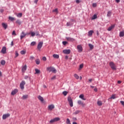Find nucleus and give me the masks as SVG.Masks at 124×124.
Wrapping results in <instances>:
<instances>
[{
  "label": "nucleus",
  "instance_id": "nucleus-1",
  "mask_svg": "<svg viewBox=\"0 0 124 124\" xmlns=\"http://www.w3.org/2000/svg\"><path fill=\"white\" fill-rule=\"evenodd\" d=\"M67 100L70 107H73V101L72 100V99L71 98V97H68Z\"/></svg>",
  "mask_w": 124,
  "mask_h": 124
},
{
  "label": "nucleus",
  "instance_id": "nucleus-2",
  "mask_svg": "<svg viewBox=\"0 0 124 124\" xmlns=\"http://www.w3.org/2000/svg\"><path fill=\"white\" fill-rule=\"evenodd\" d=\"M60 120H61V118H60L59 117H56L51 120L49 121V122L50 123V124H53V123H55V122H59V121H60Z\"/></svg>",
  "mask_w": 124,
  "mask_h": 124
},
{
  "label": "nucleus",
  "instance_id": "nucleus-3",
  "mask_svg": "<svg viewBox=\"0 0 124 124\" xmlns=\"http://www.w3.org/2000/svg\"><path fill=\"white\" fill-rule=\"evenodd\" d=\"M26 85V81L25 80H22L20 84V88L21 90H24L25 87H24Z\"/></svg>",
  "mask_w": 124,
  "mask_h": 124
},
{
  "label": "nucleus",
  "instance_id": "nucleus-4",
  "mask_svg": "<svg viewBox=\"0 0 124 124\" xmlns=\"http://www.w3.org/2000/svg\"><path fill=\"white\" fill-rule=\"evenodd\" d=\"M109 64L111 68L113 70H116L117 69V68H116V66L115 65V63H114L113 62H110Z\"/></svg>",
  "mask_w": 124,
  "mask_h": 124
},
{
  "label": "nucleus",
  "instance_id": "nucleus-5",
  "mask_svg": "<svg viewBox=\"0 0 124 124\" xmlns=\"http://www.w3.org/2000/svg\"><path fill=\"white\" fill-rule=\"evenodd\" d=\"M77 49L78 50V52L81 53V52L83 51V47H82V46H81V45H78Z\"/></svg>",
  "mask_w": 124,
  "mask_h": 124
},
{
  "label": "nucleus",
  "instance_id": "nucleus-6",
  "mask_svg": "<svg viewBox=\"0 0 124 124\" xmlns=\"http://www.w3.org/2000/svg\"><path fill=\"white\" fill-rule=\"evenodd\" d=\"M43 46V42H40L37 46V49L38 50H40L41 48H42V46Z\"/></svg>",
  "mask_w": 124,
  "mask_h": 124
},
{
  "label": "nucleus",
  "instance_id": "nucleus-7",
  "mask_svg": "<svg viewBox=\"0 0 124 124\" xmlns=\"http://www.w3.org/2000/svg\"><path fill=\"white\" fill-rule=\"evenodd\" d=\"M10 117V114L7 113L6 114H3L2 116V119L3 120H6V119H7V118Z\"/></svg>",
  "mask_w": 124,
  "mask_h": 124
},
{
  "label": "nucleus",
  "instance_id": "nucleus-8",
  "mask_svg": "<svg viewBox=\"0 0 124 124\" xmlns=\"http://www.w3.org/2000/svg\"><path fill=\"white\" fill-rule=\"evenodd\" d=\"M66 40L67 41H70L71 42H73V41H75V39L69 37H66Z\"/></svg>",
  "mask_w": 124,
  "mask_h": 124
},
{
  "label": "nucleus",
  "instance_id": "nucleus-9",
  "mask_svg": "<svg viewBox=\"0 0 124 124\" xmlns=\"http://www.w3.org/2000/svg\"><path fill=\"white\" fill-rule=\"evenodd\" d=\"M70 49H64L63 50V53L66 55H69V54H70Z\"/></svg>",
  "mask_w": 124,
  "mask_h": 124
},
{
  "label": "nucleus",
  "instance_id": "nucleus-10",
  "mask_svg": "<svg viewBox=\"0 0 124 124\" xmlns=\"http://www.w3.org/2000/svg\"><path fill=\"white\" fill-rule=\"evenodd\" d=\"M78 104L79 105H81L82 107H85V103H84V102H82V101L81 100L78 101Z\"/></svg>",
  "mask_w": 124,
  "mask_h": 124
},
{
  "label": "nucleus",
  "instance_id": "nucleus-11",
  "mask_svg": "<svg viewBox=\"0 0 124 124\" xmlns=\"http://www.w3.org/2000/svg\"><path fill=\"white\" fill-rule=\"evenodd\" d=\"M48 110L52 111V110H53V109L55 108V106L53 104L50 105L48 106Z\"/></svg>",
  "mask_w": 124,
  "mask_h": 124
},
{
  "label": "nucleus",
  "instance_id": "nucleus-12",
  "mask_svg": "<svg viewBox=\"0 0 124 124\" xmlns=\"http://www.w3.org/2000/svg\"><path fill=\"white\" fill-rule=\"evenodd\" d=\"M17 93H18V89H16L12 92L11 94L12 95H14L16 94Z\"/></svg>",
  "mask_w": 124,
  "mask_h": 124
},
{
  "label": "nucleus",
  "instance_id": "nucleus-13",
  "mask_svg": "<svg viewBox=\"0 0 124 124\" xmlns=\"http://www.w3.org/2000/svg\"><path fill=\"white\" fill-rule=\"evenodd\" d=\"M115 26H116V24H113V25H112L111 26H110V27L108 29V31H112V30H113V29H114V28H115Z\"/></svg>",
  "mask_w": 124,
  "mask_h": 124
},
{
  "label": "nucleus",
  "instance_id": "nucleus-14",
  "mask_svg": "<svg viewBox=\"0 0 124 124\" xmlns=\"http://www.w3.org/2000/svg\"><path fill=\"white\" fill-rule=\"evenodd\" d=\"M26 35H27V33H25V32L22 31L20 35V39H23V38H24Z\"/></svg>",
  "mask_w": 124,
  "mask_h": 124
},
{
  "label": "nucleus",
  "instance_id": "nucleus-15",
  "mask_svg": "<svg viewBox=\"0 0 124 124\" xmlns=\"http://www.w3.org/2000/svg\"><path fill=\"white\" fill-rule=\"evenodd\" d=\"M2 26L3 28H4V30H6V29H7V28H8V26L7 25V23H2Z\"/></svg>",
  "mask_w": 124,
  "mask_h": 124
},
{
  "label": "nucleus",
  "instance_id": "nucleus-16",
  "mask_svg": "<svg viewBox=\"0 0 124 124\" xmlns=\"http://www.w3.org/2000/svg\"><path fill=\"white\" fill-rule=\"evenodd\" d=\"M117 98V97H116V94H112L111 96L108 99V100H110V99H116Z\"/></svg>",
  "mask_w": 124,
  "mask_h": 124
},
{
  "label": "nucleus",
  "instance_id": "nucleus-17",
  "mask_svg": "<svg viewBox=\"0 0 124 124\" xmlns=\"http://www.w3.org/2000/svg\"><path fill=\"white\" fill-rule=\"evenodd\" d=\"M1 52H2V54H5L6 53V47L3 46L2 48Z\"/></svg>",
  "mask_w": 124,
  "mask_h": 124
},
{
  "label": "nucleus",
  "instance_id": "nucleus-18",
  "mask_svg": "<svg viewBox=\"0 0 124 124\" xmlns=\"http://www.w3.org/2000/svg\"><path fill=\"white\" fill-rule=\"evenodd\" d=\"M38 99H39V100H40V101H41V102H43V101H44V98H43V97L39 95L38 96Z\"/></svg>",
  "mask_w": 124,
  "mask_h": 124
},
{
  "label": "nucleus",
  "instance_id": "nucleus-19",
  "mask_svg": "<svg viewBox=\"0 0 124 124\" xmlns=\"http://www.w3.org/2000/svg\"><path fill=\"white\" fill-rule=\"evenodd\" d=\"M112 11H109L107 13V17H111V16L112 15Z\"/></svg>",
  "mask_w": 124,
  "mask_h": 124
},
{
  "label": "nucleus",
  "instance_id": "nucleus-20",
  "mask_svg": "<svg viewBox=\"0 0 124 124\" xmlns=\"http://www.w3.org/2000/svg\"><path fill=\"white\" fill-rule=\"evenodd\" d=\"M93 31L91 30L88 31V36H92L93 35Z\"/></svg>",
  "mask_w": 124,
  "mask_h": 124
},
{
  "label": "nucleus",
  "instance_id": "nucleus-21",
  "mask_svg": "<svg viewBox=\"0 0 124 124\" xmlns=\"http://www.w3.org/2000/svg\"><path fill=\"white\" fill-rule=\"evenodd\" d=\"M22 72H24L27 70V65H25L22 68Z\"/></svg>",
  "mask_w": 124,
  "mask_h": 124
},
{
  "label": "nucleus",
  "instance_id": "nucleus-22",
  "mask_svg": "<svg viewBox=\"0 0 124 124\" xmlns=\"http://www.w3.org/2000/svg\"><path fill=\"white\" fill-rule=\"evenodd\" d=\"M73 25V23L71 22H68L66 23L67 27H70V26H72Z\"/></svg>",
  "mask_w": 124,
  "mask_h": 124
},
{
  "label": "nucleus",
  "instance_id": "nucleus-23",
  "mask_svg": "<svg viewBox=\"0 0 124 124\" xmlns=\"http://www.w3.org/2000/svg\"><path fill=\"white\" fill-rule=\"evenodd\" d=\"M119 36H120V37H123L124 36V31H122L120 32Z\"/></svg>",
  "mask_w": 124,
  "mask_h": 124
},
{
  "label": "nucleus",
  "instance_id": "nucleus-24",
  "mask_svg": "<svg viewBox=\"0 0 124 124\" xmlns=\"http://www.w3.org/2000/svg\"><path fill=\"white\" fill-rule=\"evenodd\" d=\"M53 57L54 59H59L60 58V56L58 54H53Z\"/></svg>",
  "mask_w": 124,
  "mask_h": 124
},
{
  "label": "nucleus",
  "instance_id": "nucleus-25",
  "mask_svg": "<svg viewBox=\"0 0 124 124\" xmlns=\"http://www.w3.org/2000/svg\"><path fill=\"white\" fill-rule=\"evenodd\" d=\"M97 104L98 106H102V102L101 101H98L97 102Z\"/></svg>",
  "mask_w": 124,
  "mask_h": 124
},
{
  "label": "nucleus",
  "instance_id": "nucleus-26",
  "mask_svg": "<svg viewBox=\"0 0 124 124\" xmlns=\"http://www.w3.org/2000/svg\"><path fill=\"white\" fill-rule=\"evenodd\" d=\"M88 46L89 48H90L91 50H93V45H92L91 44H89Z\"/></svg>",
  "mask_w": 124,
  "mask_h": 124
},
{
  "label": "nucleus",
  "instance_id": "nucleus-27",
  "mask_svg": "<svg viewBox=\"0 0 124 124\" xmlns=\"http://www.w3.org/2000/svg\"><path fill=\"white\" fill-rule=\"evenodd\" d=\"M52 69H53V67H47L46 68V70H47V71H49V72H52Z\"/></svg>",
  "mask_w": 124,
  "mask_h": 124
},
{
  "label": "nucleus",
  "instance_id": "nucleus-28",
  "mask_svg": "<svg viewBox=\"0 0 124 124\" xmlns=\"http://www.w3.org/2000/svg\"><path fill=\"white\" fill-rule=\"evenodd\" d=\"M29 96L28 95H24L22 97V99H27Z\"/></svg>",
  "mask_w": 124,
  "mask_h": 124
},
{
  "label": "nucleus",
  "instance_id": "nucleus-29",
  "mask_svg": "<svg viewBox=\"0 0 124 124\" xmlns=\"http://www.w3.org/2000/svg\"><path fill=\"white\" fill-rule=\"evenodd\" d=\"M80 98H81V99H83V100H86V99L84 98V94H80L79 96Z\"/></svg>",
  "mask_w": 124,
  "mask_h": 124
},
{
  "label": "nucleus",
  "instance_id": "nucleus-30",
  "mask_svg": "<svg viewBox=\"0 0 124 124\" xmlns=\"http://www.w3.org/2000/svg\"><path fill=\"white\" fill-rule=\"evenodd\" d=\"M80 113V110H76L75 112H73L74 115H78Z\"/></svg>",
  "mask_w": 124,
  "mask_h": 124
},
{
  "label": "nucleus",
  "instance_id": "nucleus-31",
  "mask_svg": "<svg viewBox=\"0 0 124 124\" xmlns=\"http://www.w3.org/2000/svg\"><path fill=\"white\" fill-rule=\"evenodd\" d=\"M35 71L36 74H39V73H40V70H38V69H35Z\"/></svg>",
  "mask_w": 124,
  "mask_h": 124
},
{
  "label": "nucleus",
  "instance_id": "nucleus-32",
  "mask_svg": "<svg viewBox=\"0 0 124 124\" xmlns=\"http://www.w3.org/2000/svg\"><path fill=\"white\" fill-rule=\"evenodd\" d=\"M9 20H10V21H14V20H15V18L14 17H12L11 16H9Z\"/></svg>",
  "mask_w": 124,
  "mask_h": 124
},
{
  "label": "nucleus",
  "instance_id": "nucleus-33",
  "mask_svg": "<svg viewBox=\"0 0 124 124\" xmlns=\"http://www.w3.org/2000/svg\"><path fill=\"white\" fill-rule=\"evenodd\" d=\"M22 15H23V14H22V13H18L17 15V17H18V18H21V17H22Z\"/></svg>",
  "mask_w": 124,
  "mask_h": 124
},
{
  "label": "nucleus",
  "instance_id": "nucleus-34",
  "mask_svg": "<svg viewBox=\"0 0 124 124\" xmlns=\"http://www.w3.org/2000/svg\"><path fill=\"white\" fill-rule=\"evenodd\" d=\"M0 63L2 65H4L5 64V60H1L0 62Z\"/></svg>",
  "mask_w": 124,
  "mask_h": 124
},
{
  "label": "nucleus",
  "instance_id": "nucleus-35",
  "mask_svg": "<svg viewBox=\"0 0 124 124\" xmlns=\"http://www.w3.org/2000/svg\"><path fill=\"white\" fill-rule=\"evenodd\" d=\"M35 62L36 64H39L40 63V60H39V59H37L35 60Z\"/></svg>",
  "mask_w": 124,
  "mask_h": 124
},
{
  "label": "nucleus",
  "instance_id": "nucleus-36",
  "mask_svg": "<svg viewBox=\"0 0 124 124\" xmlns=\"http://www.w3.org/2000/svg\"><path fill=\"white\" fill-rule=\"evenodd\" d=\"M16 24H18V25H21V20H19V19L16 20Z\"/></svg>",
  "mask_w": 124,
  "mask_h": 124
},
{
  "label": "nucleus",
  "instance_id": "nucleus-37",
  "mask_svg": "<svg viewBox=\"0 0 124 124\" xmlns=\"http://www.w3.org/2000/svg\"><path fill=\"white\" fill-rule=\"evenodd\" d=\"M68 92H67V91H63L62 92V93L63 94V95H64V96L67 95V93H68Z\"/></svg>",
  "mask_w": 124,
  "mask_h": 124
},
{
  "label": "nucleus",
  "instance_id": "nucleus-38",
  "mask_svg": "<svg viewBox=\"0 0 124 124\" xmlns=\"http://www.w3.org/2000/svg\"><path fill=\"white\" fill-rule=\"evenodd\" d=\"M97 18V16H96V15H94L92 17V19L93 20H95V19H96Z\"/></svg>",
  "mask_w": 124,
  "mask_h": 124
},
{
  "label": "nucleus",
  "instance_id": "nucleus-39",
  "mask_svg": "<svg viewBox=\"0 0 124 124\" xmlns=\"http://www.w3.org/2000/svg\"><path fill=\"white\" fill-rule=\"evenodd\" d=\"M19 56V53H18V51H16L15 52V58H17V57H18Z\"/></svg>",
  "mask_w": 124,
  "mask_h": 124
},
{
  "label": "nucleus",
  "instance_id": "nucleus-40",
  "mask_svg": "<svg viewBox=\"0 0 124 124\" xmlns=\"http://www.w3.org/2000/svg\"><path fill=\"white\" fill-rule=\"evenodd\" d=\"M51 72H54V73H56V72H57V70H56L55 68L52 67Z\"/></svg>",
  "mask_w": 124,
  "mask_h": 124
},
{
  "label": "nucleus",
  "instance_id": "nucleus-41",
  "mask_svg": "<svg viewBox=\"0 0 124 124\" xmlns=\"http://www.w3.org/2000/svg\"><path fill=\"white\" fill-rule=\"evenodd\" d=\"M20 54H21V55H25V54H26V51H25V50H21L20 51Z\"/></svg>",
  "mask_w": 124,
  "mask_h": 124
},
{
  "label": "nucleus",
  "instance_id": "nucleus-42",
  "mask_svg": "<svg viewBox=\"0 0 124 124\" xmlns=\"http://www.w3.org/2000/svg\"><path fill=\"white\" fill-rule=\"evenodd\" d=\"M83 67H84V64H81L79 65V70H80V69H82V68H83Z\"/></svg>",
  "mask_w": 124,
  "mask_h": 124
},
{
  "label": "nucleus",
  "instance_id": "nucleus-43",
  "mask_svg": "<svg viewBox=\"0 0 124 124\" xmlns=\"http://www.w3.org/2000/svg\"><path fill=\"white\" fill-rule=\"evenodd\" d=\"M74 77L76 79H79V76L77 74H75L74 75Z\"/></svg>",
  "mask_w": 124,
  "mask_h": 124
},
{
  "label": "nucleus",
  "instance_id": "nucleus-44",
  "mask_svg": "<svg viewBox=\"0 0 124 124\" xmlns=\"http://www.w3.org/2000/svg\"><path fill=\"white\" fill-rule=\"evenodd\" d=\"M31 36H32L33 37L35 35V33L34 32L31 31Z\"/></svg>",
  "mask_w": 124,
  "mask_h": 124
},
{
  "label": "nucleus",
  "instance_id": "nucleus-45",
  "mask_svg": "<svg viewBox=\"0 0 124 124\" xmlns=\"http://www.w3.org/2000/svg\"><path fill=\"white\" fill-rule=\"evenodd\" d=\"M97 5V4L96 3H93L92 4L93 7H96Z\"/></svg>",
  "mask_w": 124,
  "mask_h": 124
},
{
  "label": "nucleus",
  "instance_id": "nucleus-46",
  "mask_svg": "<svg viewBox=\"0 0 124 124\" xmlns=\"http://www.w3.org/2000/svg\"><path fill=\"white\" fill-rule=\"evenodd\" d=\"M35 42H32L31 44V46H34L35 45Z\"/></svg>",
  "mask_w": 124,
  "mask_h": 124
},
{
  "label": "nucleus",
  "instance_id": "nucleus-47",
  "mask_svg": "<svg viewBox=\"0 0 124 124\" xmlns=\"http://www.w3.org/2000/svg\"><path fill=\"white\" fill-rule=\"evenodd\" d=\"M66 124H70V120H69V119L68 118L67 119Z\"/></svg>",
  "mask_w": 124,
  "mask_h": 124
},
{
  "label": "nucleus",
  "instance_id": "nucleus-48",
  "mask_svg": "<svg viewBox=\"0 0 124 124\" xmlns=\"http://www.w3.org/2000/svg\"><path fill=\"white\" fill-rule=\"evenodd\" d=\"M52 12H56V13L58 12V9L56 8L53 10Z\"/></svg>",
  "mask_w": 124,
  "mask_h": 124
},
{
  "label": "nucleus",
  "instance_id": "nucleus-49",
  "mask_svg": "<svg viewBox=\"0 0 124 124\" xmlns=\"http://www.w3.org/2000/svg\"><path fill=\"white\" fill-rule=\"evenodd\" d=\"M62 44H63V45H66V44H67V42H66V41H63L62 42Z\"/></svg>",
  "mask_w": 124,
  "mask_h": 124
},
{
  "label": "nucleus",
  "instance_id": "nucleus-50",
  "mask_svg": "<svg viewBox=\"0 0 124 124\" xmlns=\"http://www.w3.org/2000/svg\"><path fill=\"white\" fill-rule=\"evenodd\" d=\"M29 78H30V77H29L28 76H25L24 77V79H25V80H27V79H29Z\"/></svg>",
  "mask_w": 124,
  "mask_h": 124
},
{
  "label": "nucleus",
  "instance_id": "nucleus-51",
  "mask_svg": "<svg viewBox=\"0 0 124 124\" xmlns=\"http://www.w3.org/2000/svg\"><path fill=\"white\" fill-rule=\"evenodd\" d=\"M35 34H36V35L37 36H38L40 35L39 34V32H38V31H36V32L35 33Z\"/></svg>",
  "mask_w": 124,
  "mask_h": 124
},
{
  "label": "nucleus",
  "instance_id": "nucleus-52",
  "mask_svg": "<svg viewBox=\"0 0 124 124\" xmlns=\"http://www.w3.org/2000/svg\"><path fill=\"white\" fill-rule=\"evenodd\" d=\"M42 60L43 61H44L45 62L46 61V60H47V59L46 58V57H43Z\"/></svg>",
  "mask_w": 124,
  "mask_h": 124
},
{
  "label": "nucleus",
  "instance_id": "nucleus-53",
  "mask_svg": "<svg viewBox=\"0 0 124 124\" xmlns=\"http://www.w3.org/2000/svg\"><path fill=\"white\" fill-rule=\"evenodd\" d=\"M56 79V76H54L52 78H51V80H55Z\"/></svg>",
  "mask_w": 124,
  "mask_h": 124
},
{
  "label": "nucleus",
  "instance_id": "nucleus-54",
  "mask_svg": "<svg viewBox=\"0 0 124 124\" xmlns=\"http://www.w3.org/2000/svg\"><path fill=\"white\" fill-rule=\"evenodd\" d=\"M12 34H13V35H16V32L15 31H13Z\"/></svg>",
  "mask_w": 124,
  "mask_h": 124
},
{
  "label": "nucleus",
  "instance_id": "nucleus-55",
  "mask_svg": "<svg viewBox=\"0 0 124 124\" xmlns=\"http://www.w3.org/2000/svg\"><path fill=\"white\" fill-rule=\"evenodd\" d=\"M14 46V44L13 43V41L11 42V46L12 47Z\"/></svg>",
  "mask_w": 124,
  "mask_h": 124
},
{
  "label": "nucleus",
  "instance_id": "nucleus-56",
  "mask_svg": "<svg viewBox=\"0 0 124 124\" xmlns=\"http://www.w3.org/2000/svg\"><path fill=\"white\" fill-rule=\"evenodd\" d=\"M120 103H121V104L124 106V101H121Z\"/></svg>",
  "mask_w": 124,
  "mask_h": 124
},
{
  "label": "nucleus",
  "instance_id": "nucleus-57",
  "mask_svg": "<svg viewBox=\"0 0 124 124\" xmlns=\"http://www.w3.org/2000/svg\"><path fill=\"white\" fill-rule=\"evenodd\" d=\"M4 11V10H3V9H1L0 10V12L1 13H3V12Z\"/></svg>",
  "mask_w": 124,
  "mask_h": 124
},
{
  "label": "nucleus",
  "instance_id": "nucleus-58",
  "mask_svg": "<svg viewBox=\"0 0 124 124\" xmlns=\"http://www.w3.org/2000/svg\"><path fill=\"white\" fill-rule=\"evenodd\" d=\"M76 2L77 3H80V0H76Z\"/></svg>",
  "mask_w": 124,
  "mask_h": 124
},
{
  "label": "nucleus",
  "instance_id": "nucleus-59",
  "mask_svg": "<svg viewBox=\"0 0 124 124\" xmlns=\"http://www.w3.org/2000/svg\"><path fill=\"white\" fill-rule=\"evenodd\" d=\"M73 121H77V118L76 117H73Z\"/></svg>",
  "mask_w": 124,
  "mask_h": 124
},
{
  "label": "nucleus",
  "instance_id": "nucleus-60",
  "mask_svg": "<svg viewBox=\"0 0 124 124\" xmlns=\"http://www.w3.org/2000/svg\"><path fill=\"white\" fill-rule=\"evenodd\" d=\"M37 1H38V0H35L34 1V3L36 4V3H37Z\"/></svg>",
  "mask_w": 124,
  "mask_h": 124
},
{
  "label": "nucleus",
  "instance_id": "nucleus-61",
  "mask_svg": "<svg viewBox=\"0 0 124 124\" xmlns=\"http://www.w3.org/2000/svg\"><path fill=\"white\" fill-rule=\"evenodd\" d=\"M115 1H116L117 2V3H119V2H120V1H121V0H115Z\"/></svg>",
  "mask_w": 124,
  "mask_h": 124
},
{
  "label": "nucleus",
  "instance_id": "nucleus-62",
  "mask_svg": "<svg viewBox=\"0 0 124 124\" xmlns=\"http://www.w3.org/2000/svg\"><path fill=\"white\" fill-rule=\"evenodd\" d=\"M94 92H97V88H95L94 89Z\"/></svg>",
  "mask_w": 124,
  "mask_h": 124
},
{
  "label": "nucleus",
  "instance_id": "nucleus-63",
  "mask_svg": "<svg viewBox=\"0 0 124 124\" xmlns=\"http://www.w3.org/2000/svg\"><path fill=\"white\" fill-rule=\"evenodd\" d=\"M92 81H93V79L91 78L89 79V81L90 82V83H92Z\"/></svg>",
  "mask_w": 124,
  "mask_h": 124
},
{
  "label": "nucleus",
  "instance_id": "nucleus-64",
  "mask_svg": "<svg viewBox=\"0 0 124 124\" xmlns=\"http://www.w3.org/2000/svg\"><path fill=\"white\" fill-rule=\"evenodd\" d=\"M73 124H78L76 122H73Z\"/></svg>",
  "mask_w": 124,
  "mask_h": 124
}]
</instances>
